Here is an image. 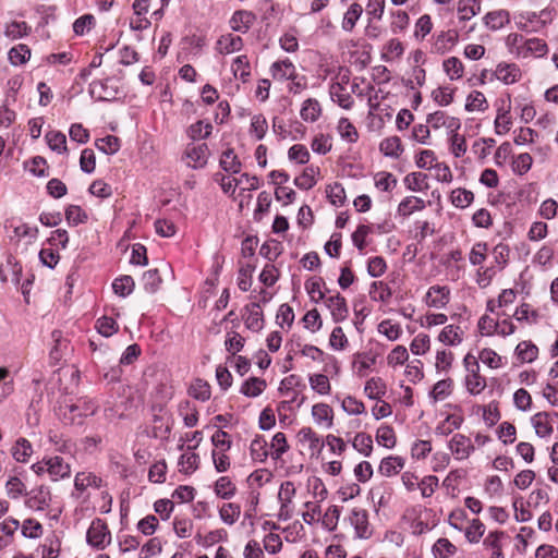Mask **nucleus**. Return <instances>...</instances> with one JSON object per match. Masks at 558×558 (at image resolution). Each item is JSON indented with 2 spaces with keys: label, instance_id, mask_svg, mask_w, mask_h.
<instances>
[{
  "label": "nucleus",
  "instance_id": "nucleus-1",
  "mask_svg": "<svg viewBox=\"0 0 558 558\" xmlns=\"http://www.w3.org/2000/svg\"><path fill=\"white\" fill-rule=\"evenodd\" d=\"M350 83L349 70L340 71L337 75V81L330 85L329 94L333 101H336L343 109H351L353 106V98L347 92V85Z\"/></svg>",
  "mask_w": 558,
  "mask_h": 558
},
{
  "label": "nucleus",
  "instance_id": "nucleus-2",
  "mask_svg": "<svg viewBox=\"0 0 558 558\" xmlns=\"http://www.w3.org/2000/svg\"><path fill=\"white\" fill-rule=\"evenodd\" d=\"M97 404L92 399H80L77 403L68 405L63 412V418L66 423H82L83 417L95 414Z\"/></svg>",
  "mask_w": 558,
  "mask_h": 558
},
{
  "label": "nucleus",
  "instance_id": "nucleus-3",
  "mask_svg": "<svg viewBox=\"0 0 558 558\" xmlns=\"http://www.w3.org/2000/svg\"><path fill=\"white\" fill-rule=\"evenodd\" d=\"M210 155L206 143H190L186 145L183 158L187 167L192 169H202L207 165Z\"/></svg>",
  "mask_w": 558,
  "mask_h": 558
},
{
  "label": "nucleus",
  "instance_id": "nucleus-4",
  "mask_svg": "<svg viewBox=\"0 0 558 558\" xmlns=\"http://www.w3.org/2000/svg\"><path fill=\"white\" fill-rule=\"evenodd\" d=\"M87 543L97 548L104 549L110 543V532L101 519L92 521L86 535Z\"/></svg>",
  "mask_w": 558,
  "mask_h": 558
},
{
  "label": "nucleus",
  "instance_id": "nucleus-5",
  "mask_svg": "<svg viewBox=\"0 0 558 558\" xmlns=\"http://www.w3.org/2000/svg\"><path fill=\"white\" fill-rule=\"evenodd\" d=\"M556 422H558L557 412H537L531 417V424L535 429V434L541 438L551 436Z\"/></svg>",
  "mask_w": 558,
  "mask_h": 558
},
{
  "label": "nucleus",
  "instance_id": "nucleus-6",
  "mask_svg": "<svg viewBox=\"0 0 558 558\" xmlns=\"http://www.w3.org/2000/svg\"><path fill=\"white\" fill-rule=\"evenodd\" d=\"M51 502V492L45 485L37 486L26 494L25 506L35 511H44Z\"/></svg>",
  "mask_w": 558,
  "mask_h": 558
},
{
  "label": "nucleus",
  "instance_id": "nucleus-7",
  "mask_svg": "<svg viewBox=\"0 0 558 558\" xmlns=\"http://www.w3.org/2000/svg\"><path fill=\"white\" fill-rule=\"evenodd\" d=\"M349 522L354 527L356 537L367 539L372 536L367 510L357 507L353 508L349 515Z\"/></svg>",
  "mask_w": 558,
  "mask_h": 558
},
{
  "label": "nucleus",
  "instance_id": "nucleus-8",
  "mask_svg": "<svg viewBox=\"0 0 558 558\" xmlns=\"http://www.w3.org/2000/svg\"><path fill=\"white\" fill-rule=\"evenodd\" d=\"M325 305L330 311L335 323L344 322L349 316V306L344 296L339 292L325 299Z\"/></svg>",
  "mask_w": 558,
  "mask_h": 558
},
{
  "label": "nucleus",
  "instance_id": "nucleus-9",
  "mask_svg": "<svg viewBox=\"0 0 558 558\" xmlns=\"http://www.w3.org/2000/svg\"><path fill=\"white\" fill-rule=\"evenodd\" d=\"M471 369L468 371L465 376V387L466 390L473 395H480L487 386L485 377L480 374V364L477 360H473Z\"/></svg>",
  "mask_w": 558,
  "mask_h": 558
},
{
  "label": "nucleus",
  "instance_id": "nucleus-10",
  "mask_svg": "<svg viewBox=\"0 0 558 558\" xmlns=\"http://www.w3.org/2000/svg\"><path fill=\"white\" fill-rule=\"evenodd\" d=\"M269 73L275 81L284 82L294 80L298 71L293 62L286 58L274 62L269 68Z\"/></svg>",
  "mask_w": 558,
  "mask_h": 558
},
{
  "label": "nucleus",
  "instance_id": "nucleus-11",
  "mask_svg": "<svg viewBox=\"0 0 558 558\" xmlns=\"http://www.w3.org/2000/svg\"><path fill=\"white\" fill-rule=\"evenodd\" d=\"M449 449L458 460L468 459L474 451V446L469 437L456 434L449 441Z\"/></svg>",
  "mask_w": 558,
  "mask_h": 558
},
{
  "label": "nucleus",
  "instance_id": "nucleus-12",
  "mask_svg": "<svg viewBox=\"0 0 558 558\" xmlns=\"http://www.w3.org/2000/svg\"><path fill=\"white\" fill-rule=\"evenodd\" d=\"M448 287L433 286L425 295V302L429 307L444 308L450 300Z\"/></svg>",
  "mask_w": 558,
  "mask_h": 558
},
{
  "label": "nucleus",
  "instance_id": "nucleus-13",
  "mask_svg": "<svg viewBox=\"0 0 558 558\" xmlns=\"http://www.w3.org/2000/svg\"><path fill=\"white\" fill-rule=\"evenodd\" d=\"M510 13L508 10L499 9L495 11L487 12L483 16L484 25L493 32L499 31L504 28L506 25L510 23Z\"/></svg>",
  "mask_w": 558,
  "mask_h": 558
},
{
  "label": "nucleus",
  "instance_id": "nucleus-14",
  "mask_svg": "<svg viewBox=\"0 0 558 558\" xmlns=\"http://www.w3.org/2000/svg\"><path fill=\"white\" fill-rule=\"evenodd\" d=\"M296 437L299 442L306 446L312 454L319 453L324 447V441L311 427L301 428Z\"/></svg>",
  "mask_w": 558,
  "mask_h": 558
},
{
  "label": "nucleus",
  "instance_id": "nucleus-15",
  "mask_svg": "<svg viewBox=\"0 0 558 558\" xmlns=\"http://www.w3.org/2000/svg\"><path fill=\"white\" fill-rule=\"evenodd\" d=\"M255 19V14L251 11H235L230 19V27L234 32L245 34L254 23Z\"/></svg>",
  "mask_w": 558,
  "mask_h": 558
},
{
  "label": "nucleus",
  "instance_id": "nucleus-16",
  "mask_svg": "<svg viewBox=\"0 0 558 558\" xmlns=\"http://www.w3.org/2000/svg\"><path fill=\"white\" fill-rule=\"evenodd\" d=\"M243 48V39L232 34L221 35L216 43V50L220 54H230Z\"/></svg>",
  "mask_w": 558,
  "mask_h": 558
},
{
  "label": "nucleus",
  "instance_id": "nucleus-17",
  "mask_svg": "<svg viewBox=\"0 0 558 558\" xmlns=\"http://www.w3.org/2000/svg\"><path fill=\"white\" fill-rule=\"evenodd\" d=\"M495 76L500 82L509 85L518 82L521 77V71L514 63H499L495 70Z\"/></svg>",
  "mask_w": 558,
  "mask_h": 558
},
{
  "label": "nucleus",
  "instance_id": "nucleus-18",
  "mask_svg": "<svg viewBox=\"0 0 558 558\" xmlns=\"http://www.w3.org/2000/svg\"><path fill=\"white\" fill-rule=\"evenodd\" d=\"M48 474L52 481L65 478L71 474V466L59 456L50 457L48 458Z\"/></svg>",
  "mask_w": 558,
  "mask_h": 558
},
{
  "label": "nucleus",
  "instance_id": "nucleus-19",
  "mask_svg": "<svg viewBox=\"0 0 558 558\" xmlns=\"http://www.w3.org/2000/svg\"><path fill=\"white\" fill-rule=\"evenodd\" d=\"M296 489L294 483L291 481L283 482L278 493V499L280 501V518L288 519V507L292 502L295 496Z\"/></svg>",
  "mask_w": 558,
  "mask_h": 558
},
{
  "label": "nucleus",
  "instance_id": "nucleus-20",
  "mask_svg": "<svg viewBox=\"0 0 558 558\" xmlns=\"http://www.w3.org/2000/svg\"><path fill=\"white\" fill-rule=\"evenodd\" d=\"M548 52L547 44L539 38L526 39L522 47L518 49V53L526 57L529 53L535 54L536 57H544Z\"/></svg>",
  "mask_w": 558,
  "mask_h": 558
},
{
  "label": "nucleus",
  "instance_id": "nucleus-21",
  "mask_svg": "<svg viewBox=\"0 0 558 558\" xmlns=\"http://www.w3.org/2000/svg\"><path fill=\"white\" fill-rule=\"evenodd\" d=\"M92 97L99 101H109L116 98L117 90L108 86V81H95L89 88Z\"/></svg>",
  "mask_w": 558,
  "mask_h": 558
},
{
  "label": "nucleus",
  "instance_id": "nucleus-22",
  "mask_svg": "<svg viewBox=\"0 0 558 558\" xmlns=\"http://www.w3.org/2000/svg\"><path fill=\"white\" fill-rule=\"evenodd\" d=\"M245 308L247 311V315L244 318L245 326L254 331L260 330L264 326V317L259 303H252Z\"/></svg>",
  "mask_w": 558,
  "mask_h": 558
},
{
  "label": "nucleus",
  "instance_id": "nucleus-23",
  "mask_svg": "<svg viewBox=\"0 0 558 558\" xmlns=\"http://www.w3.org/2000/svg\"><path fill=\"white\" fill-rule=\"evenodd\" d=\"M438 340L446 345H459L463 340V330L457 325H447L438 335Z\"/></svg>",
  "mask_w": 558,
  "mask_h": 558
},
{
  "label": "nucleus",
  "instance_id": "nucleus-24",
  "mask_svg": "<svg viewBox=\"0 0 558 558\" xmlns=\"http://www.w3.org/2000/svg\"><path fill=\"white\" fill-rule=\"evenodd\" d=\"M404 468V459L399 456H389L380 461L378 471L384 476L398 474Z\"/></svg>",
  "mask_w": 558,
  "mask_h": 558
},
{
  "label": "nucleus",
  "instance_id": "nucleus-25",
  "mask_svg": "<svg viewBox=\"0 0 558 558\" xmlns=\"http://www.w3.org/2000/svg\"><path fill=\"white\" fill-rule=\"evenodd\" d=\"M300 116L306 122H315L322 116V106L315 98H307L302 104Z\"/></svg>",
  "mask_w": 558,
  "mask_h": 558
},
{
  "label": "nucleus",
  "instance_id": "nucleus-26",
  "mask_svg": "<svg viewBox=\"0 0 558 558\" xmlns=\"http://www.w3.org/2000/svg\"><path fill=\"white\" fill-rule=\"evenodd\" d=\"M266 387L267 384L265 379L258 377H250L242 384L240 392L245 397L255 398L262 395Z\"/></svg>",
  "mask_w": 558,
  "mask_h": 558
},
{
  "label": "nucleus",
  "instance_id": "nucleus-27",
  "mask_svg": "<svg viewBox=\"0 0 558 558\" xmlns=\"http://www.w3.org/2000/svg\"><path fill=\"white\" fill-rule=\"evenodd\" d=\"M179 472L191 475L199 466V456L193 450H189L181 454L178 461Z\"/></svg>",
  "mask_w": 558,
  "mask_h": 558
},
{
  "label": "nucleus",
  "instance_id": "nucleus-28",
  "mask_svg": "<svg viewBox=\"0 0 558 558\" xmlns=\"http://www.w3.org/2000/svg\"><path fill=\"white\" fill-rule=\"evenodd\" d=\"M323 286H325V282L324 279L320 277H314L305 281V290L310 295L312 302L318 303L323 300L325 301V299L327 298L326 292L328 290H323Z\"/></svg>",
  "mask_w": 558,
  "mask_h": 558
},
{
  "label": "nucleus",
  "instance_id": "nucleus-29",
  "mask_svg": "<svg viewBox=\"0 0 558 558\" xmlns=\"http://www.w3.org/2000/svg\"><path fill=\"white\" fill-rule=\"evenodd\" d=\"M21 266L9 257L5 264L0 265V279L2 282L12 281L14 283L20 282Z\"/></svg>",
  "mask_w": 558,
  "mask_h": 558
},
{
  "label": "nucleus",
  "instance_id": "nucleus-30",
  "mask_svg": "<svg viewBox=\"0 0 558 558\" xmlns=\"http://www.w3.org/2000/svg\"><path fill=\"white\" fill-rule=\"evenodd\" d=\"M364 392L369 399L380 400L387 392V386L380 377H372L366 381Z\"/></svg>",
  "mask_w": 558,
  "mask_h": 558
},
{
  "label": "nucleus",
  "instance_id": "nucleus-31",
  "mask_svg": "<svg viewBox=\"0 0 558 558\" xmlns=\"http://www.w3.org/2000/svg\"><path fill=\"white\" fill-rule=\"evenodd\" d=\"M463 423V417L456 414H449L435 428V434L439 436H448L453 430L459 429Z\"/></svg>",
  "mask_w": 558,
  "mask_h": 558
},
{
  "label": "nucleus",
  "instance_id": "nucleus-32",
  "mask_svg": "<svg viewBox=\"0 0 558 558\" xmlns=\"http://www.w3.org/2000/svg\"><path fill=\"white\" fill-rule=\"evenodd\" d=\"M214 492L221 499H231L236 493V486L230 477L221 476L215 482Z\"/></svg>",
  "mask_w": 558,
  "mask_h": 558
},
{
  "label": "nucleus",
  "instance_id": "nucleus-33",
  "mask_svg": "<svg viewBox=\"0 0 558 558\" xmlns=\"http://www.w3.org/2000/svg\"><path fill=\"white\" fill-rule=\"evenodd\" d=\"M11 453L14 460L25 463L33 453V446L26 438H19L13 445Z\"/></svg>",
  "mask_w": 558,
  "mask_h": 558
},
{
  "label": "nucleus",
  "instance_id": "nucleus-34",
  "mask_svg": "<svg viewBox=\"0 0 558 558\" xmlns=\"http://www.w3.org/2000/svg\"><path fill=\"white\" fill-rule=\"evenodd\" d=\"M425 208L424 199L416 196H408L400 202L398 205V214L400 216H410L414 211H418Z\"/></svg>",
  "mask_w": 558,
  "mask_h": 558
},
{
  "label": "nucleus",
  "instance_id": "nucleus-35",
  "mask_svg": "<svg viewBox=\"0 0 558 558\" xmlns=\"http://www.w3.org/2000/svg\"><path fill=\"white\" fill-rule=\"evenodd\" d=\"M481 12L478 0H459L458 14L460 21H469Z\"/></svg>",
  "mask_w": 558,
  "mask_h": 558
},
{
  "label": "nucleus",
  "instance_id": "nucleus-36",
  "mask_svg": "<svg viewBox=\"0 0 558 558\" xmlns=\"http://www.w3.org/2000/svg\"><path fill=\"white\" fill-rule=\"evenodd\" d=\"M515 355L522 363H531L537 359L538 348L531 341H522L515 348Z\"/></svg>",
  "mask_w": 558,
  "mask_h": 558
},
{
  "label": "nucleus",
  "instance_id": "nucleus-37",
  "mask_svg": "<svg viewBox=\"0 0 558 558\" xmlns=\"http://www.w3.org/2000/svg\"><path fill=\"white\" fill-rule=\"evenodd\" d=\"M488 109V102L482 92L473 90L466 97L465 110L469 112L481 111L484 112Z\"/></svg>",
  "mask_w": 558,
  "mask_h": 558
},
{
  "label": "nucleus",
  "instance_id": "nucleus-38",
  "mask_svg": "<svg viewBox=\"0 0 558 558\" xmlns=\"http://www.w3.org/2000/svg\"><path fill=\"white\" fill-rule=\"evenodd\" d=\"M232 72L235 78H240L243 83L247 82L251 76V65L245 54L238 56L232 63Z\"/></svg>",
  "mask_w": 558,
  "mask_h": 558
},
{
  "label": "nucleus",
  "instance_id": "nucleus-39",
  "mask_svg": "<svg viewBox=\"0 0 558 558\" xmlns=\"http://www.w3.org/2000/svg\"><path fill=\"white\" fill-rule=\"evenodd\" d=\"M101 484V478L94 473L80 472L74 480L75 489L81 492L85 490L87 487L99 488Z\"/></svg>",
  "mask_w": 558,
  "mask_h": 558
},
{
  "label": "nucleus",
  "instance_id": "nucleus-40",
  "mask_svg": "<svg viewBox=\"0 0 558 558\" xmlns=\"http://www.w3.org/2000/svg\"><path fill=\"white\" fill-rule=\"evenodd\" d=\"M379 149L385 156L392 158H398L403 150L401 140L398 136L384 138L379 144Z\"/></svg>",
  "mask_w": 558,
  "mask_h": 558
},
{
  "label": "nucleus",
  "instance_id": "nucleus-41",
  "mask_svg": "<svg viewBox=\"0 0 558 558\" xmlns=\"http://www.w3.org/2000/svg\"><path fill=\"white\" fill-rule=\"evenodd\" d=\"M442 69L451 81H457L463 76L464 66L457 57H449L444 60Z\"/></svg>",
  "mask_w": 558,
  "mask_h": 558
},
{
  "label": "nucleus",
  "instance_id": "nucleus-42",
  "mask_svg": "<svg viewBox=\"0 0 558 558\" xmlns=\"http://www.w3.org/2000/svg\"><path fill=\"white\" fill-rule=\"evenodd\" d=\"M312 415L317 424L326 423L328 427L332 425L333 412L327 403L314 404Z\"/></svg>",
  "mask_w": 558,
  "mask_h": 558
},
{
  "label": "nucleus",
  "instance_id": "nucleus-43",
  "mask_svg": "<svg viewBox=\"0 0 558 558\" xmlns=\"http://www.w3.org/2000/svg\"><path fill=\"white\" fill-rule=\"evenodd\" d=\"M392 295L390 287L384 281H374L369 288V296L374 301L387 303Z\"/></svg>",
  "mask_w": 558,
  "mask_h": 558
},
{
  "label": "nucleus",
  "instance_id": "nucleus-44",
  "mask_svg": "<svg viewBox=\"0 0 558 558\" xmlns=\"http://www.w3.org/2000/svg\"><path fill=\"white\" fill-rule=\"evenodd\" d=\"M390 31L392 34H400L407 29L410 23L409 14L402 10L390 12Z\"/></svg>",
  "mask_w": 558,
  "mask_h": 558
},
{
  "label": "nucleus",
  "instance_id": "nucleus-45",
  "mask_svg": "<svg viewBox=\"0 0 558 558\" xmlns=\"http://www.w3.org/2000/svg\"><path fill=\"white\" fill-rule=\"evenodd\" d=\"M241 514V507L234 502H228L222 505L219 509V517L221 521L228 525L234 524Z\"/></svg>",
  "mask_w": 558,
  "mask_h": 558
},
{
  "label": "nucleus",
  "instance_id": "nucleus-46",
  "mask_svg": "<svg viewBox=\"0 0 558 558\" xmlns=\"http://www.w3.org/2000/svg\"><path fill=\"white\" fill-rule=\"evenodd\" d=\"M363 13V8L359 3H352L348 11L344 13L342 20V28L345 32H351L354 27L359 19Z\"/></svg>",
  "mask_w": 558,
  "mask_h": 558
},
{
  "label": "nucleus",
  "instance_id": "nucleus-47",
  "mask_svg": "<svg viewBox=\"0 0 558 558\" xmlns=\"http://www.w3.org/2000/svg\"><path fill=\"white\" fill-rule=\"evenodd\" d=\"M228 533L223 529H218L210 531L205 536L201 535L199 533L195 536V539L198 545L203 547H210L215 545L216 543L222 542L227 539Z\"/></svg>",
  "mask_w": 558,
  "mask_h": 558
},
{
  "label": "nucleus",
  "instance_id": "nucleus-48",
  "mask_svg": "<svg viewBox=\"0 0 558 558\" xmlns=\"http://www.w3.org/2000/svg\"><path fill=\"white\" fill-rule=\"evenodd\" d=\"M189 393L194 399L205 402L210 398V386L205 380L197 378L191 385Z\"/></svg>",
  "mask_w": 558,
  "mask_h": 558
},
{
  "label": "nucleus",
  "instance_id": "nucleus-49",
  "mask_svg": "<svg viewBox=\"0 0 558 558\" xmlns=\"http://www.w3.org/2000/svg\"><path fill=\"white\" fill-rule=\"evenodd\" d=\"M352 446L361 454L369 457L373 451V438L366 433H357L352 440Z\"/></svg>",
  "mask_w": 558,
  "mask_h": 558
},
{
  "label": "nucleus",
  "instance_id": "nucleus-50",
  "mask_svg": "<svg viewBox=\"0 0 558 558\" xmlns=\"http://www.w3.org/2000/svg\"><path fill=\"white\" fill-rule=\"evenodd\" d=\"M374 182L375 186L384 192L392 191L398 184L397 178L387 171L377 172L374 177Z\"/></svg>",
  "mask_w": 558,
  "mask_h": 558
},
{
  "label": "nucleus",
  "instance_id": "nucleus-51",
  "mask_svg": "<svg viewBox=\"0 0 558 558\" xmlns=\"http://www.w3.org/2000/svg\"><path fill=\"white\" fill-rule=\"evenodd\" d=\"M337 130L341 138L349 143H355L359 138V133L355 126L348 118H341L338 121Z\"/></svg>",
  "mask_w": 558,
  "mask_h": 558
},
{
  "label": "nucleus",
  "instance_id": "nucleus-52",
  "mask_svg": "<svg viewBox=\"0 0 558 558\" xmlns=\"http://www.w3.org/2000/svg\"><path fill=\"white\" fill-rule=\"evenodd\" d=\"M29 26L24 21H13L8 23L4 27V35L9 39L15 40L26 36L29 32Z\"/></svg>",
  "mask_w": 558,
  "mask_h": 558
},
{
  "label": "nucleus",
  "instance_id": "nucleus-53",
  "mask_svg": "<svg viewBox=\"0 0 558 558\" xmlns=\"http://www.w3.org/2000/svg\"><path fill=\"white\" fill-rule=\"evenodd\" d=\"M96 147L107 154V155H113L119 151L121 147V141L119 137L114 135H107L102 138H99L95 142Z\"/></svg>",
  "mask_w": 558,
  "mask_h": 558
},
{
  "label": "nucleus",
  "instance_id": "nucleus-54",
  "mask_svg": "<svg viewBox=\"0 0 558 558\" xmlns=\"http://www.w3.org/2000/svg\"><path fill=\"white\" fill-rule=\"evenodd\" d=\"M453 383L450 378L438 380L432 391L430 397L435 402L442 401L452 392Z\"/></svg>",
  "mask_w": 558,
  "mask_h": 558
},
{
  "label": "nucleus",
  "instance_id": "nucleus-55",
  "mask_svg": "<svg viewBox=\"0 0 558 558\" xmlns=\"http://www.w3.org/2000/svg\"><path fill=\"white\" fill-rule=\"evenodd\" d=\"M213 131V125L209 122L202 120L191 124L187 129V135L191 140L196 141L199 138H207Z\"/></svg>",
  "mask_w": 558,
  "mask_h": 558
},
{
  "label": "nucleus",
  "instance_id": "nucleus-56",
  "mask_svg": "<svg viewBox=\"0 0 558 558\" xmlns=\"http://www.w3.org/2000/svg\"><path fill=\"white\" fill-rule=\"evenodd\" d=\"M311 388L317 393L325 396L331 390L329 378L324 374H313L308 377Z\"/></svg>",
  "mask_w": 558,
  "mask_h": 558
},
{
  "label": "nucleus",
  "instance_id": "nucleus-57",
  "mask_svg": "<svg viewBox=\"0 0 558 558\" xmlns=\"http://www.w3.org/2000/svg\"><path fill=\"white\" fill-rule=\"evenodd\" d=\"M180 415L183 417L186 427H194L198 422V412L196 408L192 407L190 401H183L179 407Z\"/></svg>",
  "mask_w": 558,
  "mask_h": 558
},
{
  "label": "nucleus",
  "instance_id": "nucleus-58",
  "mask_svg": "<svg viewBox=\"0 0 558 558\" xmlns=\"http://www.w3.org/2000/svg\"><path fill=\"white\" fill-rule=\"evenodd\" d=\"M49 147L58 154L66 153V137L62 132L50 131L46 134Z\"/></svg>",
  "mask_w": 558,
  "mask_h": 558
},
{
  "label": "nucleus",
  "instance_id": "nucleus-59",
  "mask_svg": "<svg viewBox=\"0 0 558 558\" xmlns=\"http://www.w3.org/2000/svg\"><path fill=\"white\" fill-rule=\"evenodd\" d=\"M220 166L227 172L238 173L241 170V162L233 149L223 151L220 158Z\"/></svg>",
  "mask_w": 558,
  "mask_h": 558
},
{
  "label": "nucleus",
  "instance_id": "nucleus-60",
  "mask_svg": "<svg viewBox=\"0 0 558 558\" xmlns=\"http://www.w3.org/2000/svg\"><path fill=\"white\" fill-rule=\"evenodd\" d=\"M376 440L386 448H393L397 442L393 428L388 425L379 426L376 432Z\"/></svg>",
  "mask_w": 558,
  "mask_h": 558
},
{
  "label": "nucleus",
  "instance_id": "nucleus-61",
  "mask_svg": "<svg viewBox=\"0 0 558 558\" xmlns=\"http://www.w3.org/2000/svg\"><path fill=\"white\" fill-rule=\"evenodd\" d=\"M427 175L422 172H411L404 178L405 186L413 192H418L428 187Z\"/></svg>",
  "mask_w": 558,
  "mask_h": 558
},
{
  "label": "nucleus",
  "instance_id": "nucleus-62",
  "mask_svg": "<svg viewBox=\"0 0 558 558\" xmlns=\"http://www.w3.org/2000/svg\"><path fill=\"white\" fill-rule=\"evenodd\" d=\"M457 547L448 538H439L433 546V555L435 558H448L454 555Z\"/></svg>",
  "mask_w": 558,
  "mask_h": 558
},
{
  "label": "nucleus",
  "instance_id": "nucleus-63",
  "mask_svg": "<svg viewBox=\"0 0 558 558\" xmlns=\"http://www.w3.org/2000/svg\"><path fill=\"white\" fill-rule=\"evenodd\" d=\"M450 199L453 206L465 208L473 202L474 194L469 190L459 187L451 192Z\"/></svg>",
  "mask_w": 558,
  "mask_h": 558
},
{
  "label": "nucleus",
  "instance_id": "nucleus-64",
  "mask_svg": "<svg viewBox=\"0 0 558 558\" xmlns=\"http://www.w3.org/2000/svg\"><path fill=\"white\" fill-rule=\"evenodd\" d=\"M65 219L70 226H77L85 223L88 219V215L77 205H69L65 208Z\"/></svg>",
  "mask_w": 558,
  "mask_h": 558
}]
</instances>
